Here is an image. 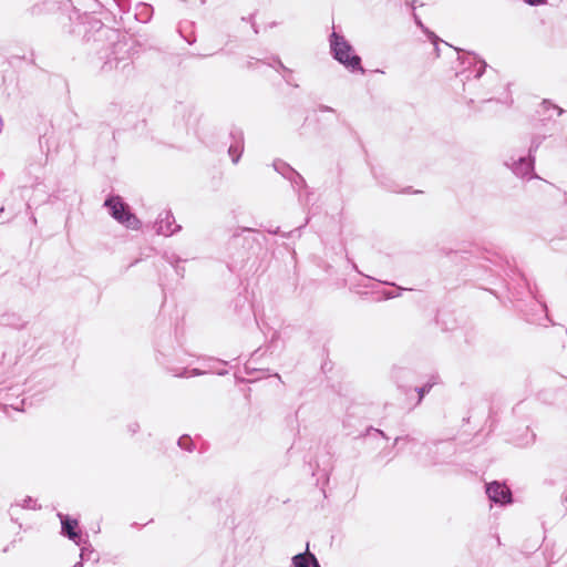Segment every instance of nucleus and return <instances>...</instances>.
<instances>
[{"instance_id":"f257e3e1","label":"nucleus","mask_w":567,"mask_h":567,"mask_svg":"<svg viewBox=\"0 0 567 567\" xmlns=\"http://www.w3.org/2000/svg\"><path fill=\"white\" fill-rule=\"evenodd\" d=\"M330 45L337 61L351 71L360 70L363 72V69L361 68V59L354 53L352 47L342 37L333 32Z\"/></svg>"},{"instance_id":"f03ea898","label":"nucleus","mask_w":567,"mask_h":567,"mask_svg":"<svg viewBox=\"0 0 567 567\" xmlns=\"http://www.w3.org/2000/svg\"><path fill=\"white\" fill-rule=\"evenodd\" d=\"M109 214L121 225L128 229L136 230L141 227L138 218L131 213L128 206L118 196H112L104 203Z\"/></svg>"},{"instance_id":"7ed1b4c3","label":"nucleus","mask_w":567,"mask_h":567,"mask_svg":"<svg viewBox=\"0 0 567 567\" xmlns=\"http://www.w3.org/2000/svg\"><path fill=\"white\" fill-rule=\"evenodd\" d=\"M486 493L491 501L502 505L512 503V493L509 488L498 482H492L486 486Z\"/></svg>"},{"instance_id":"20e7f679","label":"nucleus","mask_w":567,"mask_h":567,"mask_svg":"<svg viewBox=\"0 0 567 567\" xmlns=\"http://www.w3.org/2000/svg\"><path fill=\"white\" fill-rule=\"evenodd\" d=\"M291 567H320V565L316 556L309 551V546H307L305 553L292 557Z\"/></svg>"},{"instance_id":"39448f33","label":"nucleus","mask_w":567,"mask_h":567,"mask_svg":"<svg viewBox=\"0 0 567 567\" xmlns=\"http://www.w3.org/2000/svg\"><path fill=\"white\" fill-rule=\"evenodd\" d=\"M62 533L68 535L70 539L78 543L79 534L76 532L78 522L68 517L62 518Z\"/></svg>"},{"instance_id":"423d86ee","label":"nucleus","mask_w":567,"mask_h":567,"mask_svg":"<svg viewBox=\"0 0 567 567\" xmlns=\"http://www.w3.org/2000/svg\"><path fill=\"white\" fill-rule=\"evenodd\" d=\"M518 174L525 175L532 169V162L528 158H520L518 166L515 168Z\"/></svg>"},{"instance_id":"0eeeda50","label":"nucleus","mask_w":567,"mask_h":567,"mask_svg":"<svg viewBox=\"0 0 567 567\" xmlns=\"http://www.w3.org/2000/svg\"><path fill=\"white\" fill-rule=\"evenodd\" d=\"M524 1L530 6H539V4H544L546 2V0H524Z\"/></svg>"}]
</instances>
